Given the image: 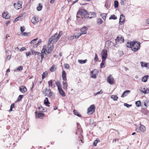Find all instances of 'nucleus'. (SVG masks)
Segmentation results:
<instances>
[{"instance_id": "obj_1", "label": "nucleus", "mask_w": 149, "mask_h": 149, "mask_svg": "<svg viewBox=\"0 0 149 149\" xmlns=\"http://www.w3.org/2000/svg\"><path fill=\"white\" fill-rule=\"evenodd\" d=\"M87 27L84 26L80 29L81 33H75L73 34V37L76 39H78L81 35L86 34L87 33Z\"/></svg>"}, {"instance_id": "obj_2", "label": "nucleus", "mask_w": 149, "mask_h": 149, "mask_svg": "<svg viewBox=\"0 0 149 149\" xmlns=\"http://www.w3.org/2000/svg\"><path fill=\"white\" fill-rule=\"evenodd\" d=\"M86 10L84 9H81L79 10L77 14V18H85V15L86 14Z\"/></svg>"}, {"instance_id": "obj_3", "label": "nucleus", "mask_w": 149, "mask_h": 149, "mask_svg": "<svg viewBox=\"0 0 149 149\" xmlns=\"http://www.w3.org/2000/svg\"><path fill=\"white\" fill-rule=\"evenodd\" d=\"M85 18L91 19L96 17V13L95 12L88 13L86 10V14L85 15Z\"/></svg>"}, {"instance_id": "obj_4", "label": "nucleus", "mask_w": 149, "mask_h": 149, "mask_svg": "<svg viewBox=\"0 0 149 149\" xmlns=\"http://www.w3.org/2000/svg\"><path fill=\"white\" fill-rule=\"evenodd\" d=\"M95 107L94 104L91 105L87 109V113L89 114H92L95 111Z\"/></svg>"}, {"instance_id": "obj_5", "label": "nucleus", "mask_w": 149, "mask_h": 149, "mask_svg": "<svg viewBox=\"0 0 149 149\" xmlns=\"http://www.w3.org/2000/svg\"><path fill=\"white\" fill-rule=\"evenodd\" d=\"M102 59L105 60L107 56V50L106 49H103L101 52Z\"/></svg>"}, {"instance_id": "obj_6", "label": "nucleus", "mask_w": 149, "mask_h": 149, "mask_svg": "<svg viewBox=\"0 0 149 149\" xmlns=\"http://www.w3.org/2000/svg\"><path fill=\"white\" fill-rule=\"evenodd\" d=\"M138 42L137 41H132L131 42H127L126 46L128 48H131L132 47L136 45V44Z\"/></svg>"}, {"instance_id": "obj_7", "label": "nucleus", "mask_w": 149, "mask_h": 149, "mask_svg": "<svg viewBox=\"0 0 149 149\" xmlns=\"http://www.w3.org/2000/svg\"><path fill=\"white\" fill-rule=\"evenodd\" d=\"M140 43L139 42H138L136 44V45L134 46V47H132L131 49L133 51L135 52L139 50L140 49Z\"/></svg>"}, {"instance_id": "obj_8", "label": "nucleus", "mask_w": 149, "mask_h": 149, "mask_svg": "<svg viewBox=\"0 0 149 149\" xmlns=\"http://www.w3.org/2000/svg\"><path fill=\"white\" fill-rule=\"evenodd\" d=\"M43 92L45 96H47L49 97H50L52 95V92L50 89L48 90L47 88H46L44 91H43Z\"/></svg>"}, {"instance_id": "obj_9", "label": "nucleus", "mask_w": 149, "mask_h": 149, "mask_svg": "<svg viewBox=\"0 0 149 149\" xmlns=\"http://www.w3.org/2000/svg\"><path fill=\"white\" fill-rule=\"evenodd\" d=\"M116 43L119 42L120 43H123L124 41V40L123 36H122L121 35L118 36L115 39Z\"/></svg>"}, {"instance_id": "obj_10", "label": "nucleus", "mask_w": 149, "mask_h": 149, "mask_svg": "<svg viewBox=\"0 0 149 149\" xmlns=\"http://www.w3.org/2000/svg\"><path fill=\"white\" fill-rule=\"evenodd\" d=\"M107 81L110 84H113L114 83V78L111 75H109L107 78Z\"/></svg>"}, {"instance_id": "obj_11", "label": "nucleus", "mask_w": 149, "mask_h": 149, "mask_svg": "<svg viewBox=\"0 0 149 149\" xmlns=\"http://www.w3.org/2000/svg\"><path fill=\"white\" fill-rule=\"evenodd\" d=\"M125 19V16L122 14L120 15L119 21V24L122 25L124 24Z\"/></svg>"}, {"instance_id": "obj_12", "label": "nucleus", "mask_w": 149, "mask_h": 149, "mask_svg": "<svg viewBox=\"0 0 149 149\" xmlns=\"http://www.w3.org/2000/svg\"><path fill=\"white\" fill-rule=\"evenodd\" d=\"M21 2L18 1L17 3H14V6L16 9H19L22 7Z\"/></svg>"}, {"instance_id": "obj_13", "label": "nucleus", "mask_w": 149, "mask_h": 149, "mask_svg": "<svg viewBox=\"0 0 149 149\" xmlns=\"http://www.w3.org/2000/svg\"><path fill=\"white\" fill-rule=\"evenodd\" d=\"M36 117L37 118H42L45 116V114L41 113H38L37 111L35 112Z\"/></svg>"}, {"instance_id": "obj_14", "label": "nucleus", "mask_w": 149, "mask_h": 149, "mask_svg": "<svg viewBox=\"0 0 149 149\" xmlns=\"http://www.w3.org/2000/svg\"><path fill=\"white\" fill-rule=\"evenodd\" d=\"M53 49V46H51L49 47H48L47 49H44V47L42 49V51L44 50H45V52H46L48 54L51 53Z\"/></svg>"}, {"instance_id": "obj_15", "label": "nucleus", "mask_w": 149, "mask_h": 149, "mask_svg": "<svg viewBox=\"0 0 149 149\" xmlns=\"http://www.w3.org/2000/svg\"><path fill=\"white\" fill-rule=\"evenodd\" d=\"M19 90L22 93H24L27 91V90L25 86H22L19 87Z\"/></svg>"}, {"instance_id": "obj_16", "label": "nucleus", "mask_w": 149, "mask_h": 149, "mask_svg": "<svg viewBox=\"0 0 149 149\" xmlns=\"http://www.w3.org/2000/svg\"><path fill=\"white\" fill-rule=\"evenodd\" d=\"M140 91L145 94H147L149 93V89L146 88H142L140 89Z\"/></svg>"}, {"instance_id": "obj_17", "label": "nucleus", "mask_w": 149, "mask_h": 149, "mask_svg": "<svg viewBox=\"0 0 149 149\" xmlns=\"http://www.w3.org/2000/svg\"><path fill=\"white\" fill-rule=\"evenodd\" d=\"M96 72H98V71L97 70H96L95 69L93 71H91V73L92 74L91 77L93 78H96V75L95 74Z\"/></svg>"}, {"instance_id": "obj_18", "label": "nucleus", "mask_w": 149, "mask_h": 149, "mask_svg": "<svg viewBox=\"0 0 149 149\" xmlns=\"http://www.w3.org/2000/svg\"><path fill=\"white\" fill-rule=\"evenodd\" d=\"M58 90L60 94L62 97H64L65 96V93L64 92L61 87L58 89Z\"/></svg>"}, {"instance_id": "obj_19", "label": "nucleus", "mask_w": 149, "mask_h": 149, "mask_svg": "<svg viewBox=\"0 0 149 149\" xmlns=\"http://www.w3.org/2000/svg\"><path fill=\"white\" fill-rule=\"evenodd\" d=\"M2 16L3 18L6 19H8L10 18V16L8 15V13L7 11L4 12L2 14Z\"/></svg>"}, {"instance_id": "obj_20", "label": "nucleus", "mask_w": 149, "mask_h": 149, "mask_svg": "<svg viewBox=\"0 0 149 149\" xmlns=\"http://www.w3.org/2000/svg\"><path fill=\"white\" fill-rule=\"evenodd\" d=\"M130 92V91L129 90H126L122 94L121 97H124L126 96Z\"/></svg>"}, {"instance_id": "obj_21", "label": "nucleus", "mask_w": 149, "mask_h": 149, "mask_svg": "<svg viewBox=\"0 0 149 149\" xmlns=\"http://www.w3.org/2000/svg\"><path fill=\"white\" fill-rule=\"evenodd\" d=\"M44 104L46 106L48 107H49L50 106L49 104H50V103L49 101L48 97H46L45 98L44 100Z\"/></svg>"}, {"instance_id": "obj_22", "label": "nucleus", "mask_w": 149, "mask_h": 149, "mask_svg": "<svg viewBox=\"0 0 149 149\" xmlns=\"http://www.w3.org/2000/svg\"><path fill=\"white\" fill-rule=\"evenodd\" d=\"M62 76L63 80L64 81H66V73L65 72L64 70H63Z\"/></svg>"}, {"instance_id": "obj_23", "label": "nucleus", "mask_w": 149, "mask_h": 149, "mask_svg": "<svg viewBox=\"0 0 149 149\" xmlns=\"http://www.w3.org/2000/svg\"><path fill=\"white\" fill-rule=\"evenodd\" d=\"M39 21L38 17H33L31 19V22L34 24H35L37 22Z\"/></svg>"}, {"instance_id": "obj_24", "label": "nucleus", "mask_w": 149, "mask_h": 149, "mask_svg": "<svg viewBox=\"0 0 149 149\" xmlns=\"http://www.w3.org/2000/svg\"><path fill=\"white\" fill-rule=\"evenodd\" d=\"M149 78V76L148 75H146L143 76L141 79L142 81L146 82L147 81V79Z\"/></svg>"}, {"instance_id": "obj_25", "label": "nucleus", "mask_w": 149, "mask_h": 149, "mask_svg": "<svg viewBox=\"0 0 149 149\" xmlns=\"http://www.w3.org/2000/svg\"><path fill=\"white\" fill-rule=\"evenodd\" d=\"M62 32L61 31L59 32L56 38L55 37V40H54V42H57V41L60 38V37L61 35L62 34Z\"/></svg>"}, {"instance_id": "obj_26", "label": "nucleus", "mask_w": 149, "mask_h": 149, "mask_svg": "<svg viewBox=\"0 0 149 149\" xmlns=\"http://www.w3.org/2000/svg\"><path fill=\"white\" fill-rule=\"evenodd\" d=\"M45 50H44V51H42V50L41 51V54L40 55L41 57V59L40 61V62L41 63L43 59V58L44 57V54L45 53V54H46V53H45Z\"/></svg>"}, {"instance_id": "obj_27", "label": "nucleus", "mask_w": 149, "mask_h": 149, "mask_svg": "<svg viewBox=\"0 0 149 149\" xmlns=\"http://www.w3.org/2000/svg\"><path fill=\"white\" fill-rule=\"evenodd\" d=\"M139 129L140 131L143 132H144L146 131V127L143 125H141L139 127Z\"/></svg>"}, {"instance_id": "obj_28", "label": "nucleus", "mask_w": 149, "mask_h": 149, "mask_svg": "<svg viewBox=\"0 0 149 149\" xmlns=\"http://www.w3.org/2000/svg\"><path fill=\"white\" fill-rule=\"evenodd\" d=\"M55 36H52L49 39V45L50 44H51L52 42L53 41L54 42V41L55 40Z\"/></svg>"}, {"instance_id": "obj_29", "label": "nucleus", "mask_w": 149, "mask_h": 149, "mask_svg": "<svg viewBox=\"0 0 149 149\" xmlns=\"http://www.w3.org/2000/svg\"><path fill=\"white\" fill-rule=\"evenodd\" d=\"M63 88L64 90H67V85L66 81H63Z\"/></svg>"}, {"instance_id": "obj_30", "label": "nucleus", "mask_w": 149, "mask_h": 149, "mask_svg": "<svg viewBox=\"0 0 149 149\" xmlns=\"http://www.w3.org/2000/svg\"><path fill=\"white\" fill-rule=\"evenodd\" d=\"M48 84H49V87H51L52 88L54 87L55 86L54 85L53 86L52 83L53 81L52 80H51L48 81Z\"/></svg>"}, {"instance_id": "obj_31", "label": "nucleus", "mask_w": 149, "mask_h": 149, "mask_svg": "<svg viewBox=\"0 0 149 149\" xmlns=\"http://www.w3.org/2000/svg\"><path fill=\"white\" fill-rule=\"evenodd\" d=\"M73 113L74 114L79 117H81V116L79 113L76 110H74L73 111Z\"/></svg>"}, {"instance_id": "obj_32", "label": "nucleus", "mask_w": 149, "mask_h": 149, "mask_svg": "<svg viewBox=\"0 0 149 149\" xmlns=\"http://www.w3.org/2000/svg\"><path fill=\"white\" fill-rule=\"evenodd\" d=\"M87 61V59H85L84 60H78V62L80 64H83L85 63Z\"/></svg>"}, {"instance_id": "obj_33", "label": "nucleus", "mask_w": 149, "mask_h": 149, "mask_svg": "<svg viewBox=\"0 0 149 149\" xmlns=\"http://www.w3.org/2000/svg\"><path fill=\"white\" fill-rule=\"evenodd\" d=\"M42 6L41 3L39 4V6L37 7L36 9L38 11H40L42 10Z\"/></svg>"}, {"instance_id": "obj_34", "label": "nucleus", "mask_w": 149, "mask_h": 149, "mask_svg": "<svg viewBox=\"0 0 149 149\" xmlns=\"http://www.w3.org/2000/svg\"><path fill=\"white\" fill-rule=\"evenodd\" d=\"M105 61V60L102 59V62L100 64V68H102L105 67L104 66V62Z\"/></svg>"}, {"instance_id": "obj_35", "label": "nucleus", "mask_w": 149, "mask_h": 149, "mask_svg": "<svg viewBox=\"0 0 149 149\" xmlns=\"http://www.w3.org/2000/svg\"><path fill=\"white\" fill-rule=\"evenodd\" d=\"M135 104L136 106L138 107L141 106V102L140 100H138L136 102Z\"/></svg>"}, {"instance_id": "obj_36", "label": "nucleus", "mask_w": 149, "mask_h": 149, "mask_svg": "<svg viewBox=\"0 0 149 149\" xmlns=\"http://www.w3.org/2000/svg\"><path fill=\"white\" fill-rule=\"evenodd\" d=\"M48 74V73L46 71L43 73L42 74V79H44Z\"/></svg>"}, {"instance_id": "obj_37", "label": "nucleus", "mask_w": 149, "mask_h": 149, "mask_svg": "<svg viewBox=\"0 0 149 149\" xmlns=\"http://www.w3.org/2000/svg\"><path fill=\"white\" fill-rule=\"evenodd\" d=\"M100 140L98 139H97L96 140L94 141L93 142V145L94 146H97V143L99 142Z\"/></svg>"}, {"instance_id": "obj_38", "label": "nucleus", "mask_w": 149, "mask_h": 149, "mask_svg": "<svg viewBox=\"0 0 149 149\" xmlns=\"http://www.w3.org/2000/svg\"><path fill=\"white\" fill-rule=\"evenodd\" d=\"M111 98L113 99L114 101H116L118 98V97L116 95H112Z\"/></svg>"}, {"instance_id": "obj_39", "label": "nucleus", "mask_w": 149, "mask_h": 149, "mask_svg": "<svg viewBox=\"0 0 149 149\" xmlns=\"http://www.w3.org/2000/svg\"><path fill=\"white\" fill-rule=\"evenodd\" d=\"M117 18V17L114 15H111V16L109 17V19H113L115 20Z\"/></svg>"}, {"instance_id": "obj_40", "label": "nucleus", "mask_w": 149, "mask_h": 149, "mask_svg": "<svg viewBox=\"0 0 149 149\" xmlns=\"http://www.w3.org/2000/svg\"><path fill=\"white\" fill-rule=\"evenodd\" d=\"M55 84L58 87V89L60 88L61 87V83L58 81H55Z\"/></svg>"}, {"instance_id": "obj_41", "label": "nucleus", "mask_w": 149, "mask_h": 149, "mask_svg": "<svg viewBox=\"0 0 149 149\" xmlns=\"http://www.w3.org/2000/svg\"><path fill=\"white\" fill-rule=\"evenodd\" d=\"M100 15L102 16L103 19H105L106 17L107 14L104 13H101L100 14Z\"/></svg>"}, {"instance_id": "obj_42", "label": "nucleus", "mask_w": 149, "mask_h": 149, "mask_svg": "<svg viewBox=\"0 0 149 149\" xmlns=\"http://www.w3.org/2000/svg\"><path fill=\"white\" fill-rule=\"evenodd\" d=\"M22 35L23 36H28L30 35V33L29 32L26 33V32H24L23 33H21Z\"/></svg>"}, {"instance_id": "obj_43", "label": "nucleus", "mask_w": 149, "mask_h": 149, "mask_svg": "<svg viewBox=\"0 0 149 149\" xmlns=\"http://www.w3.org/2000/svg\"><path fill=\"white\" fill-rule=\"evenodd\" d=\"M103 22V21L101 19L98 18L97 19V23L99 24H101Z\"/></svg>"}, {"instance_id": "obj_44", "label": "nucleus", "mask_w": 149, "mask_h": 149, "mask_svg": "<svg viewBox=\"0 0 149 149\" xmlns=\"http://www.w3.org/2000/svg\"><path fill=\"white\" fill-rule=\"evenodd\" d=\"M118 1H115L114 2V6L116 8H118Z\"/></svg>"}, {"instance_id": "obj_45", "label": "nucleus", "mask_w": 149, "mask_h": 149, "mask_svg": "<svg viewBox=\"0 0 149 149\" xmlns=\"http://www.w3.org/2000/svg\"><path fill=\"white\" fill-rule=\"evenodd\" d=\"M15 104L13 103L11 105L10 109L9 111H13V109L14 107Z\"/></svg>"}, {"instance_id": "obj_46", "label": "nucleus", "mask_w": 149, "mask_h": 149, "mask_svg": "<svg viewBox=\"0 0 149 149\" xmlns=\"http://www.w3.org/2000/svg\"><path fill=\"white\" fill-rule=\"evenodd\" d=\"M23 96V95H19L18 97L17 102H18L21 100Z\"/></svg>"}, {"instance_id": "obj_47", "label": "nucleus", "mask_w": 149, "mask_h": 149, "mask_svg": "<svg viewBox=\"0 0 149 149\" xmlns=\"http://www.w3.org/2000/svg\"><path fill=\"white\" fill-rule=\"evenodd\" d=\"M94 60L95 62L97 61L98 60V56L96 53H95V56Z\"/></svg>"}, {"instance_id": "obj_48", "label": "nucleus", "mask_w": 149, "mask_h": 149, "mask_svg": "<svg viewBox=\"0 0 149 149\" xmlns=\"http://www.w3.org/2000/svg\"><path fill=\"white\" fill-rule=\"evenodd\" d=\"M102 93H103V92L101 90L100 91H98V92H97L96 93H95L94 94V96H95L96 95H98L99 94H102Z\"/></svg>"}, {"instance_id": "obj_49", "label": "nucleus", "mask_w": 149, "mask_h": 149, "mask_svg": "<svg viewBox=\"0 0 149 149\" xmlns=\"http://www.w3.org/2000/svg\"><path fill=\"white\" fill-rule=\"evenodd\" d=\"M108 43H107V44H108L109 46L110 45H111V47L112 46L114 45V43L113 42H112L111 41H109V40H108Z\"/></svg>"}, {"instance_id": "obj_50", "label": "nucleus", "mask_w": 149, "mask_h": 149, "mask_svg": "<svg viewBox=\"0 0 149 149\" xmlns=\"http://www.w3.org/2000/svg\"><path fill=\"white\" fill-rule=\"evenodd\" d=\"M124 106L128 108L131 107L132 106V104H129L126 103H124Z\"/></svg>"}, {"instance_id": "obj_51", "label": "nucleus", "mask_w": 149, "mask_h": 149, "mask_svg": "<svg viewBox=\"0 0 149 149\" xmlns=\"http://www.w3.org/2000/svg\"><path fill=\"white\" fill-rule=\"evenodd\" d=\"M64 66L65 68L66 69H70V66L68 64H64Z\"/></svg>"}, {"instance_id": "obj_52", "label": "nucleus", "mask_w": 149, "mask_h": 149, "mask_svg": "<svg viewBox=\"0 0 149 149\" xmlns=\"http://www.w3.org/2000/svg\"><path fill=\"white\" fill-rule=\"evenodd\" d=\"M25 29V28L24 26H21L20 27V31L22 32V33H23Z\"/></svg>"}, {"instance_id": "obj_53", "label": "nucleus", "mask_w": 149, "mask_h": 149, "mask_svg": "<svg viewBox=\"0 0 149 149\" xmlns=\"http://www.w3.org/2000/svg\"><path fill=\"white\" fill-rule=\"evenodd\" d=\"M22 16H19L17 17L15 19H14L13 21V22H16L18 21L19 19V18L20 17H21Z\"/></svg>"}, {"instance_id": "obj_54", "label": "nucleus", "mask_w": 149, "mask_h": 149, "mask_svg": "<svg viewBox=\"0 0 149 149\" xmlns=\"http://www.w3.org/2000/svg\"><path fill=\"white\" fill-rule=\"evenodd\" d=\"M31 51L32 54L33 55L35 54V55H36L37 54V53H38V52H36L34 51L33 49H31Z\"/></svg>"}, {"instance_id": "obj_55", "label": "nucleus", "mask_w": 149, "mask_h": 149, "mask_svg": "<svg viewBox=\"0 0 149 149\" xmlns=\"http://www.w3.org/2000/svg\"><path fill=\"white\" fill-rule=\"evenodd\" d=\"M23 67L22 66H19L17 68V70L18 71H21L22 70Z\"/></svg>"}, {"instance_id": "obj_56", "label": "nucleus", "mask_w": 149, "mask_h": 149, "mask_svg": "<svg viewBox=\"0 0 149 149\" xmlns=\"http://www.w3.org/2000/svg\"><path fill=\"white\" fill-rule=\"evenodd\" d=\"M38 38H36L35 39H33L32 41H31L30 42L31 44H33L34 43V42L37 40H38Z\"/></svg>"}, {"instance_id": "obj_57", "label": "nucleus", "mask_w": 149, "mask_h": 149, "mask_svg": "<svg viewBox=\"0 0 149 149\" xmlns=\"http://www.w3.org/2000/svg\"><path fill=\"white\" fill-rule=\"evenodd\" d=\"M54 67H55L54 66V65H53L52 67H51L49 69L50 71L52 72H53L54 71Z\"/></svg>"}, {"instance_id": "obj_58", "label": "nucleus", "mask_w": 149, "mask_h": 149, "mask_svg": "<svg viewBox=\"0 0 149 149\" xmlns=\"http://www.w3.org/2000/svg\"><path fill=\"white\" fill-rule=\"evenodd\" d=\"M42 40L41 39H39L38 41V42L37 43L36 45V47H37L38 46L40 43L41 42Z\"/></svg>"}, {"instance_id": "obj_59", "label": "nucleus", "mask_w": 149, "mask_h": 149, "mask_svg": "<svg viewBox=\"0 0 149 149\" xmlns=\"http://www.w3.org/2000/svg\"><path fill=\"white\" fill-rule=\"evenodd\" d=\"M11 54L10 55H8L6 58L7 60H9L10 59V58H11Z\"/></svg>"}, {"instance_id": "obj_60", "label": "nucleus", "mask_w": 149, "mask_h": 149, "mask_svg": "<svg viewBox=\"0 0 149 149\" xmlns=\"http://www.w3.org/2000/svg\"><path fill=\"white\" fill-rule=\"evenodd\" d=\"M26 50V49L24 47H23L20 49V51L21 52H22V51H24V50Z\"/></svg>"}, {"instance_id": "obj_61", "label": "nucleus", "mask_w": 149, "mask_h": 149, "mask_svg": "<svg viewBox=\"0 0 149 149\" xmlns=\"http://www.w3.org/2000/svg\"><path fill=\"white\" fill-rule=\"evenodd\" d=\"M30 55L31 53L30 52H27L26 53V55L27 56H29Z\"/></svg>"}, {"instance_id": "obj_62", "label": "nucleus", "mask_w": 149, "mask_h": 149, "mask_svg": "<svg viewBox=\"0 0 149 149\" xmlns=\"http://www.w3.org/2000/svg\"><path fill=\"white\" fill-rule=\"evenodd\" d=\"M144 101V105L146 107V108L147 107V101Z\"/></svg>"}, {"instance_id": "obj_63", "label": "nucleus", "mask_w": 149, "mask_h": 149, "mask_svg": "<svg viewBox=\"0 0 149 149\" xmlns=\"http://www.w3.org/2000/svg\"><path fill=\"white\" fill-rule=\"evenodd\" d=\"M44 111V109L43 107L41 106V109L40 111L41 112H43Z\"/></svg>"}, {"instance_id": "obj_64", "label": "nucleus", "mask_w": 149, "mask_h": 149, "mask_svg": "<svg viewBox=\"0 0 149 149\" xmlns=\"http://www.w3.org/2000/svg\"><path fill=\"white\" fill-rule=\"evenodd\" d=\"M120 3L121 5H123L124 4V1L125 0H120Z\"/></svg>"}]
</instances>
